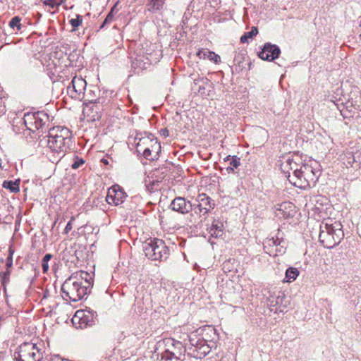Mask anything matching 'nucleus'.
Instances as JSON below:
<instances>
[{
  "instance_id": "nucleus-1",
  "label": "nucleus",
  "mask_w": 361,
  "mask_h": 361,
  "mask_svg": "<svg viewBox=\"0 0 361 361\" xmlns=\"http://www.w3.org/2000/svg\"><path fill=\"white\" fill-rule=\"evenodd\" d=\"M92 285L93 280L87 272L73 274L62 284V297L66 300L78 302L90 292Z\"/></svg>"
},
{
  "instance_id": "nucleus-2",
  "label": "nucleus",
  "mask_w": 361,
  "mask_h": 361,
  "mask_svg": "<svg viewBox=\"0 0 361 361\" xmlns=\"http://www.w3.org/2000/svg\"><path fill=\"white\" fill-rule=\"evenodd\" d=\"M72 138V133L66 127L56 126L50 129L46 142L53 153L49 157L52 163H58L71 149Z\"/></svg>"
},
{
  "instance_id": "nucleus-3",
  "label": "nucleus",
  "mask_w": 361,
  "mask_h": 361,
  "mask_svg": "<svg viewBox=\"0 0 361 361\" xmlns=\"http://www.w3.org/2000/svg\"><path fill=\"white\" fill-rule=\"evenodd\" d=\"M343 238V226L339 221L328 219L320 224L319 240L325 248L334 247Z\"/></svg>"
},
{
  "instance_id": "nucleus-4",
  "label": "nucleus",
  "mask_w": 361,
  "mask_h": 361,
  "mask_svg": "<svg viewBox=\"0 0 361 361\" xmlns=\"http://www.w3.org/2000/svg\"><path fill=\"white\" fill-rule=\"evenodd\" d=\"M300 170L298 172L296 180L289 178V182L294 186L303 190L314 187L321 175L319 163L310 160L308 162L301 164Z\"/></svg>"
},
{
  "instance_id": "nucleus-5",
  "label": "nucleus",
  "mask_w": 361,
  "mask_h": 361,
  "mask_svg": "<svg viewBox=\"0 0 361 361\" xmlns=\"http://www.w3.org/2000/svg\"><path fill=\"white\" fill-rule=\"evenodd\" d=\"M188 340V355L196 359L204 357L216 345L215 342L208 343L209 339L206 336L203 339H199L196 334H190Z\"/></svg>"
},
{
  "instance_id": "nucleus-6",
  "label": "nucleus",
  "mask_w": 361,
  "mask_h": 361,
  "mask_svg": "<svg viewBox=\"0 0 361 361\" xmlns=\"http://www.w3.org/2000/svg\"><path fill=\"white\" fill-rule=\"evenodd\" d=\"M143 251L145 256L152 260L163 261L169 256V247L164 240L158 238L145 242L143 244Z\"/></svg>"
},
{
  "instance_id": "nucleus-7",
  "label": "nucleus",
  "mask_w": 361,
  "mask_h": 361,
  "mask_svg": "<svg viewBox=\"0 0 361 361\" xmlns=\"http://www.w3.org/2000/svg\"><path fill=\"white\" fill-rule=\"evenodd\" d=\"M44 350L37 344L31 342L22 343L14 353L17 361H41Z\"/></svg>"
},
{
  "instance_id": "nucleus-8",
  "label": "nucleus",
  "mask_w": 361,
  "mask_h": 361,
  "mask_svg": "<svg viewBox=\"0 0 361 361\" xmlns=\"http://www.w3.org/2000/svg\"><path fill=\"white\" fill-rule=\"evenodd\" d=\"M166 348L162 354V359L170 361H183L185 353H188V344L184 346L180 341L173 338H167L164 341Z\"/></svg>"
},
{
  "instance_id": "nucleus-9",
  "label": "nucleus",
  "mask_w": 361,
  "mask_h": 361,
  "mask_svg": "<svg viewBox=\"0 0 361 361\" xmlns=\"http://www.w3.org/2000/svg\"><path fill=\"white\" fill-rule=\"evenodd\" d=\"M194 215L200 219H206L208 214L214 208L215 201L206 193H200L192 202Z\"/></svg>"
},
{
  "instance_id": "nucleus-10",
  "label": "nucleus",
  "mask_w": 361,
  "mask_h": 361,
  "mask_svg": "<svg viewBox=\"0 0 361 361\" xmlns=\"http://www.w3.org/2000/svg\"><path fill=\"white\" fill-rule=\"evenodd\" d=\"M130 58L132 67L138 71L147 69L152 63L157 62L158 59L157 57H154L153 53L147 52V51H145L143 47L137 49L130 55Z\"/></svg>"
},
{
  "instance_id": "nucleus-11",
  "label": "nucleus",
  "mask_w": 361,
  "mask_h": 361,
  "mask_svg": "<svg viewBox=\"0 0 361 361\" xmlns=\"http://www.w3.org/2000/svg\"><path fill=\"white\" fill-rule=\"evenodd\" d=\"M97 317V312L90 309L79 310L73 315L72 323L77 329H84L94 325Z\"/></svg>"
},
{
  "instance_id": "nucleus-12",
  "label": "nucleus",
  "mask_w": 361,
  "mask_h": 361,
  "mask_svg": "<svg viewBox=\"0 0 361 361\" xmlns=\"http://www.w3.org/2000/svg\"><path fill=\"white\" fill-rule=\"evenodd\" d=\"M87 82L82 77L75 76L67 87V93L73 99L82 100L88 98L85 91Z\"/></svg>"
},
{
  "instance_id": "nucleus-13",
  "label": "nucleus",
  "mask_w": 361,
  "mask_h": 361,
  "mask_svg": "<svg viewBox=\"0 0 361 361\" xmlns=\"http://www.w3.org/2000/svg\"><path fill=\"white\" fill-rule=\"evenodd\" d=\"M301 164H303V163L300 161L299 158L291 159L288 157L285 159L284 161H281V169L288 178V180L289 178L293 180H296L298 178V172L300 171V166Z\"/></svg>"
},
{
  "instance_id": "nucleus-14",
  "label": "nucleus",
  "mask_w": 361,
  "mask_h": 361,
  "mask_svg": "<svg viewBox=\"0 0 361 361\" xmlns=\"http://www.w3.org/2000/svg\"><path fill=\"white\" fill-rule=\"evenodd\" d=\"M146 148L151 149V150H161V145L157 137L148 133H145V136L140 137L136 143V151L137 153L140 154L141 150Z\"/></svg>"
},
{
  "instance_id": "nucleus-15",
  "label": "nucleus",
  "mask_w": 361,
  "mask_h": 361,
  "mask_svg": "<svg viewBox=\"0 0 361 361\" xmlns=\"http://www.w3.org/2000/svg\"><path fill=\"white\" fill-rule=\"evenodd\" d=\"M126 197L127 195L124 190L116 185L109 189L106 200L109 204L118 206L124 202Z\"/></svg>"
},
{
  "instance_id": "nucleus-16",
  "label": "nucleus",
  "mask_w": 361,
  "mask_h": 361,
  "mask_svg": "<svg viewBox=\"0 0 361 361\" xmlns=\"http://www.w3.org/2000/svg\"><path fill=\"white\" fill-rule=\"evenodd\" d=\"M85 101L88 103L86 104V106L83 110L84 114H86L88 117L92 121H97L102 116V111L103 110L102 106L99 104L100 102L99 100H95L94 102L92 99L89 98L85 99Z\"/></svg>"
},
{
  "instance_id": "nucleus-17",
  "label": "nucleus",
  "mask_w": 361,
  "mask_h": 361,
  "mask_svg": "<svg viewBox=\"0 0 361 361\" xmlns=\"http://www.w3.org/2000/svg\"><path fill=\"white\" fill-rule=\"evenodd\" d=\"M280 54L281 49L277 45L267 42L258 53V56L262 60L271 61L279 58Z\"/></svg>"
},
{
  "instance_id": "nucleus-18",
  "label": "nucleus",
  "mask_w": 361,
  "mask_h": 361,
  "mask_svg": "<svg viewBox=\"0 0 361 361\" xmlns=\"http://www.w3.org/2000/svg\"><path fill=\"white\" fill-rule=\"evenodd\" d=\"M341 159L347 168L358 169L361 166V152L358 150L346 151L341 156Z\"/></svg>"
},
{
  "instance_id": "nucleus-19",
  "label": "nucleus",
  "mask_w": 361,
  "mask_h": 361,
  "mask_svg": "<svg viewBox=\"0 0 361 361\" xmlns=\"http://www.w3.org/2000/svg\"><path fill=\"white\" fill-rule=\"evenodd\" d=\"M170 208L181 214H186L192 212V202L182 197H175L170 204Z\"/></svg>"
},
{
  "instance_id": "nucleus-20",
  "label": "nucleus",
  "mask_w": 361,
  "mask_h": 361,
  "mask_svg": "<svg viewBox=\"0 0 361 361\" xmlns=\"http://www.w3.org/2000/svg\"><path fill=\"white\" fill-rule=\"evenodd\" d=\"M276 215L279 218L290 219L296 214L295 206L290 202H283L275 205Z\"/></svg>"
},
{
  "instance_id": "nucleus-21",
  "label": "nucleus",
  "mask_w": 361,
  "mask_h": 361,
  "mask_svg": "<svg viewBox=\"0 0 361 361\" xmlns=\"http://www.w3.org/2000/svg\"><path fill=\"white\" fill-rule=\"evenodd\" d=\"M192 334H197L199 339H203L206 336L209 339L208 343L215 342L218 338L215 329L212 326H204Z\"/></svg>"
},
{
  "instance_id": "nucleus-22",
  "label": "nucleus",
  "mask_w": 361,
  "mask_h": 361,
  "mask_svg": "<svg viewBox=\"0 0 361 361\" xmlns=\"http://www.w3.org/2000/svg\"><path fill=\"white\" fill-rule=\"evenodd\" d=\"M166 0H147L146 4L147 10L152 13H161L164 10Z\"/></svg>"
},
{
  "instance_id": "nucleus-23",
  "label": "nucleus",
  "mask_w": 361,
  "mask_h": 361,
  "mask_svg": "<svg viewBox=\"0 0 361 361\" xmlns=\"http://www.w3.org/2000/svg\"><path fill=\"white\" fill-rule=\"evenodd\" d=\"M197 56L200 59H208L210 61H214L215 63H219L221 62V57L219 55L207 49H200L197 53Z\"/></svg>"
},
{
  "instance_id": "nucleus-24",
  "label": "nucleus",
  "mask_w": 361,
  "mask_h": 361,
  "mask_svg": "<svg viewBox=\"0 0 361 361\" xmlns=\"http://www.w3.org/2000/svg\"><path fill=\"white\" fill-rule=\"evenodd\" d=\"M224 225L221 222L214 220L209 228V233L211 236L218 238L224 234Z\"/></svg>"
},
{
  "instance_id": "nucleus-25",
  "label": "nucleus",
  "mask_w": 361,
  "mask_h": 361,
  "mask_svg": "<svg viewBox=\"0 0 361 361\" xmlns=\"http://www.w3.org/2000/svg\"><path fill=\"white\" fill-rule=\"evenodd\" d=\"M20 183L19 178L15 180H6L3 182L2 187L11 192L17 193L20 191Z\"/></svg>"
},
{
  "instance_id": "nucleus-26",
  "label": "nucleus",
  "mask_w": 361,
  "mask_h": 361,
  "mask_svg": "<svg viewBox=\"0 0 361 361\" xmlns=\"http://www.w3.org/2000/svg\"><path fill=\"white\" fill-rule=\"evenodd\" d=\"M35 112L27 113L24 115L23 117V123L25 124L26 128L32 132H34V126L35 122Z\"/></svg>"
},
{
  "instance_id": "nucleus-27",
  "label": "nucleus",
  "mask_w": 361,
  "mask_h": 361,
  "mask_svg": "<svg viewBox=\"0 0 361 361\" xmlns=\"http://www.w3.org/2000/svg\"><path fill=\"white\" fill-rule=\"evenodd\" d=\"M161 150H151V149L146 148L141 150L142 156L147 160L154 161L159 159V152Z\"/></svg>"
},
{
  "instance_id": "nucleus-28",
  "label": "nucleus",
  "mask_w": 361,
  "mask_h": 361,
  "mask_svg": "<svg viewBox=\"0 0 361 361\" xmlns=\"http://www.w3.org/2000/svg\"><path fill=\"white\" fill-rule=\"evenodd\" d=\"M8 25L16 33L21 32L22 29L24 27L23 25L21 23V18L19 16L12 18L8 23Z\"/></svg>"
},
{
  "instance_id": "nucleus-29",
  "label": "nucleus",
  "mask_w": 361,
  "mask_h": 361,
  "mask_svg": "<svg viewBox=\"0 0 361 361\" xmlns=\"http://www.w3.org/2000/svg\"><path fill=\"white\" fill-rule=\"evenodd\" d=\"M246 53L245 51L237 52L235 55L233 62L236 66V71H241L243 68V63L245 61Z\"/></svg>"
},
{
  "instance_id": "nucleus-30",
  "label": "nucleus",
  "mask_w": 361,
  "mask_h": 361,
  "mask_svg": "<svg viewBox=\"0 0 361 361\" xmlns=\"http://www.w3.org/2000/svg\"><path fill=\"white\" fill-rule=\"evenodd\" d=\"M299 271L297 268L289 267L286 271V279L287 282H292L295 281L299 276Z\"/></svg>"
},
{
  "instance_id": "nucleus-31",
  "label": "nucleus",
  "mask_w": 361,
  "mask_h": 361,
  "mask_svg": "<svg viewBox=\"0 0 361 361\" xmlns=\"http://www.w3.org/2000/svg\"><path fill=\"white\" fill-rule=\"evenodd\" d=\"M341 114L344 118H353L355 113V108L351 106H343V109H340Z\"/></svg>"
},
{
  "instance_id": "nucleus-32",
  "label": "nucleus",
  "mask_w": 361,
  "mask_h": 361,
  "mask_svg": "<svg viewBox=\"0 0 361 361\" xmlns=\"http://www.w3.org/2000/svg\"><path fill=\"white\" fill-rule=\"evenodd\" d=\"M257 34H258L257 27H252L250 31L245 32L244 35L241 36L240 41L241 43L248 42L249 39H252Z\"/></svg>"
},
{
  "instance_id": "nucleus-33",
  "label": "nucleus",
  "mask_w": 361,
  "mask_h": 361,
  "mask_svg": "<svg viewBox=\"0 0 361 361\" xmlns=\"http://www.w3.org/2000/svg\"><path fill=\"white\" fill-rule=\"evenodd\" d=\"M40 116H43L44 118L47 117V114L43 111H37L35 112V126H34V132L36 130H39L42 128L45 124L41 121Z\"/></svg>"
},
{
  "instance_id": "nucleus-34",
  "label": "nucleus",
  "mask_w": 361,
  "mask_h": 361,
  "mask_svg": "<svg viewBox=\"0 0 361 361\" xmlns=\"http://www.w3.org/2000/svg\"><path fill=\"white\" fill-rule=\"evenodd\" d=\"M70 24L72 26V32H75L77 30L78 27L82 24V16L77 14L76 18H72L69 20Z\"/></svg>"
},
{
  "instance_id": "nucleus-35",
  "label": "nucleus",
  "mask_w": 361,
  "mask_h": 361,
  "mask_svg": "<svg viewBox=\"0 0 361 361\" xmlns=\"http://www.w3.org/2000/svg\"><path fill=\"white\" fill-rule=\"evenodd\" d=\"M224 161H230V163H229L230 166H233L235 169H237L240 165V159L239 157H238L237 156H233V157H231L230 155L227 156L225 158Z\"/></svg>"
},
{
  "instance_id": "nucleus-36",
  "label": "nucleus",
  "mask_w": 361,
  "mask_h": 361,
  "mask_svg": "<svg viewBox=\"0 0 361 361\" xmlns=\"http://www.w3.org/2000/svg\"><path fill=\"white\" fill-rule=\"evenodd\" d=\"M114 8H112L111 11L107 14L106 18L104 19V22L102 23V25L100 26V29L104 28L106 26L109 25L114 19Z\"/></svg>"
},
{
  "instance_id": "nucleus-37",
  "label": "nucleus",
  "mask_w": 361,
  "mask_h": 361,
  "mask_svg": "<svg viewBox=\"0 0 361 361\" xmlns=\"http://www.w3.org/2000/svg\"><path fill=\"white\" fill-rule=\"evenodd\" d=\"M10 274L11 273L8 269L0 273V281L4 287H5L6 284L9 281Z\"/></svg>"
},
{
  "instance_id": "nucleus-38",
  "label": "nucleus",
  "mask_w": 361,
  "mask_h": 361,
  "mask_svg": "<svg viewBox=\"0 0 361 361\" xmlns=\"http://www.w3.org/2000/svg\"><path fill=\"white\" fill-rule=\"evenodd\" d=\"M63 0H46L44 4L47 6H49L52 8L58 7L63 3Z\"/></svg>"
},
{
  "instance_id": "nucleus-39",
  "label": "nucleus",
  "mask_w": 361,
  "mask_h": 361,
  "mask_svg": "<svg viewBox=\"0 0 361 361\" xmlns=\"http://www.w3.org/2000/svg\"><path fill=\"white\" fill-rule=\"evenodd\" d=\"M13 251L10 249L9 250V255L8 256L7 259H6V267H7V269L9 270V268H11L13 265Z\"/></svg>"
},
{
  "instance_id": "nucleus-40",
  "label": "nucleus",
  "mask_w": 361,
  "mask_h": 361,
  "mask_svg": "<svg viewBox=\"0 0 361 361\" xmlns=\"http://www.w3.org/2000/svg\"><path fill=\"white\" fill-rule=\"evenodd\" d=\"M75 220V216H71V220L68 222L66 224L64 230H63V234H68L70 231H71L73 226H72V221Z\"/></svg>"
},
{
  "instance_id": "nucleus-41",
  "label": "nucleus",
  "mask_w": 361,
  "mask_h": 361,
  "mask_svg": "<svg viewBox=\"0 0 361 361\" xmlns=\"http://www.w3.org/2000/svg\"><path fill=\"white\" fill-rule=\"evenodd\" d=\"M85 163V161L83 159H77L71 165V167L73 169H77L80 168L83 164Z\"/></svg>"
},
{
  "instance_id": "nucleus-42",
  "label": "nucleus",
  "mask_w": 361,
  "mask_h": 361,
  "mask_svg": "<svg viewBox=\"0 0 361 361\" xmlns=\"http://www.w3.org/2000/svg\"><path fill=\"white\" fill-rule=\"evenodd\" d=\"M281 240H280L279 239V238H276V239H274V238H272L271 239H269L268 240V243H269V245H280L281 243Z\"/></svg>"
},
{
  "instance_id": "nucleus-43",
  "label": "nucleus",
  "mask_w": 361,
  "mask_h": 361,
  "mask_svg": "<svg viewBox=\"0 0 361 361\" xmlns=\"http://www.w3.org/2000/svg\"><path fill=\"white\" fill-rule=\"evenodd\" d=\"M6 106L4 104V101L3 98L0 97V115L5 114L6 112Z\"/></svg>"
},
{
  "instance_id": "nucleus-44",
  "label": "nucleus",
  "mask_w": 361,
  "mask_h": 361,
  "mask_svg": "<svg viewBox=\"0 0 361 361\" xmlns=\"http://www.w3.org/2000/svg\"><path fill=\"white\" fill-rule=\"evenodd\" d=\"M42 271L44 273H47L49 270L48 262L42 261Z\"/></svg>"
},
{
  "instance_id": "nucleus-45",
  "label": "nucleus",
  "mask_w": 361,
  "mask_h": 361,
  "mask_svg": "<svg viewBox=\"0 0 361 361\" xmlns=\"http://www.w3.org/2000/svg\"><path fill=\"white\" fill-rule=\"evenodd\" d=\"M52 258V255L51 254H46L44 257L42 258V261L48 262Z\"/></svg>"
},
{
  "instance_id": "nucleus-46",
  "label": "nucleus",
  "mask_w": 361,
  "mask_h": 361,
  "mask_svg": "<svg viewBox=\"0 0 361 361\" xmlns=\"http://www.w3.org/2000/svg\"><path fill=\"white\" fill-rule=\"evenodd\" d=\"M279 297L277 298V300H276L275 303H274L273 300L270 301V305L271 306H276V305H279ZM280 302H281V300L280 301Z\"/></svg>"
},
{
  "instance_id": "nucleus-47",
  "label": "nucleus",
  "mask_w": 361,
  "mask_h": 361,
  "mask_svg": "<svg viewBox=\"0 0 361 361\" xmlns=\"http://www.w3.org/2000/svg\"><path fill=\"white\" fill-rule=\"evenodd\" d=\"M234 169H235V168H233V166H228V167L226 168V171H227V172H228V173H234Z\"/></svg>"
},
{
  "instance_id": "nucleus-48",
  "label": "nucleus",
  "mask_w": 361,
  "mask_h": 361,
  "mask_svg": "<svg viewBox=\"0 0 361 361\" xmlns=\"http://www.w3.org/2000/svg\"><path fill=\"white\" fill-rule=\"evenodd\" d=\"M162 135L165 137L169 136V130L167 129H162L161 130Z\"/></svg>"
},
{
  "instance_id": "nucleus-49",
  "label": "nucleus",
  "mask_w": 361,
  "mask_h": 361,
  "mask_svg": "<svg viewBox=\"0 0 361 361\" xmlns=\"http://www.w3.org/2000/svg\"><path fill=\"white\" fill-rule=\"evenodd\" d=\"M40 118L41 121L45 124L48 119V116L47 118H44L43 116H40Z\"/></svg>"
},
{
  "instance_id": "nucleus-50",
  "label": "nucleus",
  "mask_w": 361,
  "mask_h": 361,
  "mask_svg": "<svg viewBox=\"0 0 361 361\" xmlns=\"http://www.w3.org/2000/svg\"><path fill=\"white\" fill-rule=\"evenodd\" d=\"M4 320V316L0 314V322Z\"/></svg>"
},
{
  "instance_id": "nucleus-51",
  "label": "nucleus",
  "mask_w": 361,
  "mask_h": 361,
  "mask_svg": "<svg viewBox=\"0 0 361 361\" xmlns=\"http://www.w3.org/2000/svg\"><path fill=\"white\" fill-rule=\"evenodd\" d=\"M360 26L361 27V20H360Z\"/></svg>"
}]
</instances>
